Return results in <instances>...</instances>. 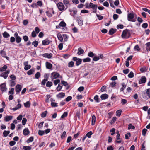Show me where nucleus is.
<instances>
[{
	"label": "nucleus",
	"instance_id": "1",
	"mask_svg": "<svg viewBox=\"0 0 150 150\" xmlns=\"http://www.w3.org/2000/svg\"><path fill=\"white\" fill-rule=\"evenodd\" d=\"M131 34L129 30L126 29L123 31L121 35L122 37L124 39H127L130 36Z\"/></svg>",
	"mask_w": 150,
	"mask_h": 150
},
{
	"label": "nucleus",
	"instance_id": "2",
	"mask_svg": "<svg viewBox=\"0 0 150 150\" xmlns=\"http://www.w3.org/2000/svg\"><path fill=\"white\" fill-rule=\"evenodd\" d=\"M143 98L146 100L148 99L147 96L150 98V88H148L146 90V93H144L142 94Z\"/></svg>",
	"mask_w": 150,
	"mask_h": 150
},
{
	"label": "nucleus",
	"instance_id": "3",
	"mask_svg": "<svg viewBox=\"0 0 150 150\" xmlns=\"http://www.w3.org/2000/svg\"><path fill=\"white\" fill-rule=\"evenodd\" d=\"M134 15L133 13H128L127 15V20L130 21L135 22L136 19H134Z\"/></svg>",
	"mask_w": 150,
	"mask_h": 150
},
{
	"label": "nucleus",
	"instance_id": "4",
	"mask_svg": "<svg viewBox=\"0 0 150 150\" xmlns=\"http://www.w3.org/2000/svg\"><path fill=\"white\" fill-rule=\"evenodd\" d=\"M57 6L58 9L60 11L64 10L65 6L63 3L61 2H59L57 4Z\"/></svg>",
	"mask_w": 150,
	"mask_h": 150
},
{
	"label": "nucleus",
	"instance_id": "5",
	"mask_svg": "<svg viewBox=\"0 0 150 150\" xmlns=\"http://www.w3.org/2000/svg\"><path fill=\"white\" fill-rule=\"evenodd\" d=\"M72 60L74 61H76V66H78L80 65L82 61V59L80 58H78L76 57H73Z\"/></svg>",
	"mask_w": 150,
	"mask_h": 150
},
{
	"label": "nucleus",
	"instance_id": "6",
	"mask_svg": "<svg viewBox=\"0 0 150 150\" xmlns=\"http://www.w3.org/2000/svg\"><path fill=\"white\" fill-rule=\"evenodd\" d=\"M60 75L59 73L53 72L51 73V78L52 79H56L59 77Z\"/></svg>",
	"mask_w": 150,
	"mask_h": 150
},
{
	"label": "nucleus",
	"instance_id": "7",
	"mask_svg": "<svg viewBox=\"0 0 150 150\" xmlns=\"http://www.w3.org/2000/svg\"><path fill=\"white\" fill-rule=\"evenodd\" d=\"M0 88L2 92H5L6 91L7 88L6 86L5 83H3L0 85Z\"/></svg>",
	"mask_w": 150,
	"mask_h": 150
},
{
	"label": "nucleus",
	"instance_id": "8",
	"mask_svg": "<svg viewBox=\"0 0 150 150\" xmlns=\"http://www.w3.org/2000/svg\"><path fill=\"white\" fill-rule=\"evenodd\" d=\"M9 70H7L4 72L2 73L1 76L4 79H6L8 77V74H9Z\"/></svg>",
	"mask_w": 150,
	"mask_h": 150
},
{
	"label": "nucleus",
	"instance_id": "9",
	"mask_svg": "<svg viewBox=\"0 0 150 150\" xmlns=\"http://www.w3.org/2000/svg\"><path fill=\"white\" fill-rule=\"evenodd\" d=\"M146 79L145 76H142L141 77L140 80L139 81V83L141 84L144 83L146 82Z\"/></svg>",
	"mask_w": 150,
	"mask_h": 150
},
{
	"label": "nucleus",
	"instance_id": "10",
	"mask_svg": "<svg viewBox=\"0 0 150 150\" xmlns=\"http://www.w3.org/2000/svg\"><path fill=\"white\" fill-rule=\"evenodd\" d=\"M0 53L2 57L4 58H5L7 60H9V57L6 56V52L4 50H1L0 51Z\"/></svg>",
	"mask_w": 150,
	"mask_h": 150
},
{
	"label": "nucleus",
	"instance_id": "11",
	"mask_svg": "<svg viewBox=\"0 0 150 150\" xmlns=\"http://www.w3.org/2000/svg\"><path fill=\"white\" fill-rule=\"evenodd\" d=\"M22 89V86L20 84H17L16 86L15 91L16 92L19 93Z\"/></svg>",
	"mask_w": 150,
	"mask_h": 150
},
{
	"label": "nucleus",
	"instance_id": "12",
	"mask_svg": "<svg viewBox=\"0 0 150 150\" xmlns=\"http://www.w3.org/2000/svg\"><path fill=\"white\" fill-rule=\"evenodd\" d=\"M50 43V40L47 39H46L42 41V45H49Z\"/></svg>",
	"mask_w": 150,
	"mask_h": 150
},
{
	"label": "nucleus",
	"instance_id": "13",
	"mask_svg": "<svg viewBox=\"0 0 150 150\" xmlns=\"http://www.w3.org/2000/svg\"><path fill=\"white\" fill-rule=\"evenodd\" d=\"M63 2L66 6V8L65 9L66 10L68 8V5H70V0H63Z\"/></svg>",
	"mask_w": 150,
	"mask_h": 150
},
{
	"label": "nucleus",
	"instance_id": "14",
	"mask_svg": "<svg viewBox=\"0 0 150 150\" xmlns=\"http://www.w3.org/2000/svg\"><path fill=\"white\" fill-rule=\"evenodd\" d=\"M148 69V67L146 66H144L140 68V71L142 73L146 72Z\"/></svg>",
	"mask_w": 150,
	"mask_h": 150
},
{
	"label": "nucleus",
	"instance_id": "15",
	"mask_svg": "<svg viewBox=\"0 0 150 150\" xmlns=\"http://www.w3.org/2000/svg\"><path fill=\"white\" fill-rule=\"evenodd\" d=\"M23 132L24 135L26 136L29 134L30 131L28 128H26L23 130Z\"/></svg>",
	"mask_w": 150,
	"mask_h": 150
},
{
	"label": "nucleus",
	"instance_id": "16",
	"mask_svg": "<svg viewBox=\"0 0 150 150\" xmlns=\"http://www.w3.org/2000/svg\"><path fill=\"white\" fill-rule=\"evenodd\" d=\"M13 116H7L4 117V120L6 122L9 121L12 119Z\"/></svg>",
	"mask_w": 150,
	"mask_h": 150
},
{
	"label": "nucleus",
	"instance_id": "17",
	"mask_svg": "<svg viewBox=\"0 0 150 150\" xmlns=\"http://www.w3.org/2000/svg\"><path fill=\"white\" fill-rule=\"evenodd\" d=\"M52 53H45L43 54V56L45 57H47L48 58H50L52 56Z\"/></svg>",
	"mask_w": 150,
	"mask_h": 150
},
{
	"label": "nucleus",
	"instance_id": "18",
	"mask_svg": "<svg viewBox=\"0 0 150 150\" xmlns=\"http://www.w3.org/2000/svg\"><path fill=\"white\" fill-rule=\"evenodd\" d=\"M65 96V93L63 92L59 93L56 95V96L58 98H62Z\"/></svg>",
	"mask_w": 150,
	"mask_h": 150
},
{
	"label": "nucleus",
	"instance_id": "19",
	"mask_svg": "<svg viewBox=\"0 0 150 150\" xmlns=\"http://www.w3.org/2000/svg\"><path fill=\"white\" fill-rule=\"evenodd\" d=\"M21 104L18 103L16 107L11 109L13 110V111H15L16 110L20 109L21 107Z\"/></svg>",
	"mask_w": 150,
	"mask_h": 150
},
{
	"label": "nucleus",
	"instance_id": "20",
	"mask_svg": "<svg viewBox=\"0 0 150 150\" xmlns=\"http://www.w3.org/2000/svg\"><path fill=\"white\" fill-rule=\"evenodd\" d=\"M84 50L81 48L79 47L78 49L77 54L78 55H80L84 53Z\"/></svg>",
	"mask_w": 150,
	"mask_h": 150
},
{
	"label": "nucleus",
	"instance_id": "21",
	"mask_svg": "<svg viewBox=\"0 0 150 150\" xmlns=\"http://www.w3.org/2000/svg\"><path fill=\"white\" fill-rule=\"evenodd\" d=\"M46 66L47 68L48 69H50L52 67V64L50 63L47 62H46Z\"/></svg>",
	"mask_w": 150,
	"mask_h": 150
},
{
	"label": "nucleus",
	"instance_id": "22",
	"mask_svg": "<svg viewBox=\"0 0 150 150\" xmlns=\"http://www.w3.org/2000/svg\"><path fill=\"white\" fill-rule=\"evenodd\" d=\"M108 97V95L106 94H102L100 96V98L102 100H104L107 99Z\"/></svg>",
	"mask_w": 150,
	"mask_h": 150
},
{
	"label": "nucleus",
	"instance_id": "23",
	"mask_svg": "<svg viewBox=\"0 0 150 150\" xmlns=\"http://www.w3.org/2000/svg\"><path fill=\"white\" fill-rule=\"evenodd\" d=\"M69 11L71 12L70 14L71 15L74 17V16L76 15L77 13V11L76 10H73L72 11L70 10Z\"/></svg>",
	"mask_w": 150,
	"mask_h": 150
},
{
	"label": "nucleus",
	"instance_id": "24",
	"mask_svg": "<svg viewBox=\"0 0 150 150\" xmlns=\"http://www.w3.org/2000/svg\"><path fill=\"white\" fill-rule=\"evenodd\" d=\"M146 50L149 52L150 51V42H148L146 43Z\"/></svg>",
	"mask_w": 150,
	"mask_h": 150
},
{
	"label": "nucleus",
	"instance_id": "25",
	"mask_svg": "<svg viewBox=\"0 0 150 150\" xmlns=\"http://www.w3.org/2000/svg\"><path fill=\"white\" fill-rule=\"evenodd\" d=\"M98 7V6L96 4H94L92 7V8L93 9V13H96L97 12V8Z\"/></svg>",
	"mask_w": 150,
	"mask_h": 150
},
{
	"label": "nucleus",
	"instance_id": "26",
	"mask_svg": "<svg viewBox=\"0 0 150 150\" xmlns=\"http://www.w3.org/2000/svg\"><path fill=\"white\" fill-rule=\"evenodd\" d=\"M96 117L94 115H93L92 117V125H94L96 122Z\"/></svg>",
	"mask_w": 150,
	"mask_h": 150
},
{
	"label": "nucleus",
	"instance_id": "27",
	"mask_svg": "<svg viewBox=\"0 0 150 150\" xmlns=\"http://www.w3.org/2000/svg\"><path fill=\"white\" fill-rule=\"evenodd\" d=\"M57 36L59 40L61 42H62L63 40V38L61 34L60 33L58 34Z\"/></svg>",
	"mask_w": 150,
	"mask_h": 150
},
{
	"label": "nucleus",
	"instance_id": "28",
	"mask_svg": "<svg viewBox=\"0 0 150 150\" xmlns=\"http://www.w3.org/2000/svg\"><path fill=\"white\" fill-rule=\"evenodd\" d=\"M10 86L11 87L14 86L16 85V81L13 80L10 81Z\"/></svg>",
	"mask_w": 150,
	"mask_h": 150
},
{
	"label": "nucleus",
	"instance_id": "29",
	"mask_svg": "<svg viewBox=\"0 0 150 150\" xmlns=\"http://www.w3.org/2000/svg\"><path fill=\"white\" fill-rule=\"evenodd\" d=\"M9 131H4L3 133V136L4 137H6L10 133Z\"/></svg>",
	"mask_w": 150,
	"mask_h": 150
},
{
	"label": "nucleus",
	"instance_id": "30",
	"mask_svg": "<svg viewBox=\"0 0 150 150\" xmlns=\"http://www.w3.org/2000/svg\"><path fill=\"white\" fill-rule=\"evenodd\" d=\"M7 68V66L6 65H4L2 67L0 68V71L3 72L6 70Z\"/></svg>",
	"mask_w": 150,
	"mask_h": 150
},
{
	"label": "nucleus",
	"instance_id": "31",
	"mask_svg": "<svg viewBox=\"0 0 150 150\" xmlns=\"http://www.w3.org/2000/svg\"><path fill=\"white\" fill-rule=\"evenodd\" d=\"M116 30H114L113 28H111L109 30V33L110 35H112L116 32Z\"/></svg>",
	"mask_w": 150,
	"mask_h": 150
},
{
	"label": "nucleus",
	"instance_id": "32",
	"mask_svg": "<svg viewBox=\"0 0 150 150\" xmlns=\"http://www.w3.org/2000/svg\"><path fill=\"white\" fill-rule=\"evenodd\" d=\"M3 36L5 38H7L10 36L9 33L6 31L4 32L3 34Z\"/></svg>",
	"mask_w": 150,
	"mask_h": 150
},
{
	"label": "nucleus",
	"instance_id": "33",
	"mask_svg": "<svg viewBox=\"0 0 150 150\" xmlns=\"http://www.w3.org/2000/svg\"><path fill=\"white\" fill-rule=\"evenodd\" d=\"M24 105L25 107L26 108H29L30 107V103L29 101H28L26 103H24Z\"/></svg>",
	"mask_w": 150,
	"mask_h": 150
},
{
	"label": "nucleus",
	"instance_id": "34",
	"mask_svg": "<svg viewBox=\"0 0 150 150\" xmlns=\"http://www.w3.org/2000/svg\"><path fill=\"white\" fill-rule=\"evenodd\" d=\"M93 5V4L91 3L90 2L89 4V5H86V8H92V7Z\"/></svg>",
	"mask_w": 150,
	"mask_h": 150
},
{
	"label": "nucleus",
	"instance_id": "35",
	"mask_svg": "<svg viewBox=\"0 0 150 150\" xmlns=\"http://www.w3.org/2000/svg\"><path fill=\"white\" fill-rule=\"evenodd\" d=\"M74 63L73 61H71L68 64V67H72L74 66Z\"/></svg>",
	"mask_w": 150,
	"mask_h": 150
},
{
	"label": "nucleus",
	"instance_id": "36",
	"mask_svg": "<svg viewBox=\"0 0 150 150\" xmlns=\"http://www.w3.org/2000/svg\"><path fill=\"white\" fill-rule=\"evenodd\" d=\"M39 42L38 41L34 40L32 42V45H33L34 47H37L38 45Z\"/></svg>",
	"mask_w": 150,
	"mask_h": 150
},
{
	"label": "nucleus",
	"instance_id": "37",
	"mask_svg": "<svg viewBox=\"0 0 150 150\" xmlns=\"http://www.w3.org/2000/svg\"><path fill=\"white\" fill-rule=\"evenodd\" d=\"M59 24L60 27H65L66 25L64 21H61Z\"/></svg>",
	"mask_w": 150,
	"mask_h": 150
},
{
	"label": "nucleus",
	"instance_id": "38",
	"mask_svg": "<svg viewBox=\"0 0 150 150\" xmlns=\"http://www.w3.org/2000/svg\"><path fill=\"white\" fill-rule=\"evenodd\" d=\"M78 24L80 26H82L83 25V21L79 18L77 20Z\"/></svg>",
	"mask_w": 150,
	"mask_h": 150
},
{
	"label": "nucleus",
	"instance_id": "39",
	"mask_svg": "<svg viewBox=\"0 0 150 150\" xmlns=\"http://www.w3.org/2000/svg\"><path fill=\"white\" fill-rule=\"evenodd\" d=\"M122 87L120 89V91H123L124 89H125L126 87V85L124 83H123L122 84Z\"/></svg>",
	"mask_w": 150,
	"mask_h": 150
},
{
	"label": "nucleus",
	"instance_id": "40",
	"mask_svg": "<svg viewBox=\"0 0 150 150\" xmlns=\"http://www.w3.org/2000/svg\"><path fill=\"white\" fill-rule=\"evenodd\" d=\"M63 39H64V42H66L67 41L68 38V36L67 35L65 34H63L62 35Z\"/></svg>",
	"mask_w": 150,
	"mask_h": 150
},
{
	"label": "nucleus",
	"instance_id": "41",
	"mask_svg": "<svg viewBox=\"0 0 150 150\" xmlns=\"http://www.w3.org/2000/svg\"><path fill=\"white\" fill-rule=\"evenodd\" d=\"M34 72V69H31L29 70L27 73V74L28 75H31L33 72Z\"/></svg>",
	"mask_w": 150,
	"mask_h": 150
},
{
	"label": "nucleus",
	"instance_id": "42",
	"mask_svg": "<svg viewBox=\"0 0 150 150\" xmlns=\"http://www.w3.org/2000/svg\"><path fill=\"white\" fill-rule=\"evenodd\" d=\"M16 38V42L17 43H20L21 40V38L20 37H17Z\"/></svg>",
	"mask_w": 150,
	"mask_h": 150
},
{
	"label": "nucleus",
	"instance_id": "43",
	"mask_svg": "<svg viewBox=\"0 0 150 150\" xmlns=\"http://www.w3.org/2000/svg\"><path fill=\"white\" fill-rule=\"evenodd\" d=\"M52 85V82L48 81L47 82L46 84V86L47 87H50Z\"/></svg>",
	"mask_w": 150,
	"mask_h": 150
},
{
	"label": "nucleus",
	"instance_id": "44",
	"mask_svg": "<svg viewBox=\"0 0 150 150\" xmlns=\"http://www.w3.org/2000/svg\"><path fill=\"white\" fill-rule=\"evenodd\" d=\"M46 98L45 99V101L46 103H48L49 101V99L51 97L50 95H47L46 96Z\"/></svg>",
	"mask_w": 150,
	"mask_h": 150
},
{
	"label": "nucleus",
	"instance_id": "45",
	"mask_svg": "<svg viewBox=\"0 0 150 150\" xmlns=\"http://www.w3.org/2000/svg\"><path fill=\"white\" fill-rule=\"evenodd\" d=\"M122 111L120 109L117 110L116 112V115L118 116H120L121 115Z\"/></svg>",
	"mask_w": 150,
	"mask_h": 150
},
{
	"label": "nucleus",
	"instance_id": "46",
	"mask_svg": "<svg viewBox=\"0 0 150 150\" xmlns=\"http://www.w3.org/2000/svg\"><path fill=\"white\" fill-rule=\"evenodd\" d=\"M93 134V133L92 131H91L88 132L86 135V137L90 138L91 137V136Z\"/></svg>",
	"mask_w": 150,
	"mask_h": 150
},
{
	"label": "nucleus",
	"instance_id": "47",
	"mask_svg": "<svg viewBox=\"0 0 150 150\" xmlns=\"http://www.w3.org/2000/svg\"><path fill=\"white\" fill-rule=\"evenodd\" d=\"M58 104L56 103L53 102H51V105L52 107H55L58 106Z\"/></svg>",
	"mask_w": 150,
	"mask_h": 150
},
{
	"label": "nucleus",
	"instance_id": "48",
	"mask_svg": "<svg viewBox=\"0 0 150 150\" xmlns=\"http://www.w3.org/2000/svg\"><path fill=\"white\" fill-rule=\"evenodd\" d=\"M40 76V73L39 72H37L35 75V77L36 79H38Z\"/></svg>",
	"mask_w": 150,
	"mask_h": 150
},
{
	"label": "nucleus",
	"instance_id": "49",
	"mask_svg": "<svg viewBox=\"0 0 150 150\" xmlns=\"http://www.w3.org/2000/svg\"><path fill=\"white\" fill-rule=\"evenodd\" d=\"M47 113V111H45L44 112L41 114V117L43 118L45 117L46 116Z\"/></svg>",
	"mask_w": 150,
	"mask_h": 150
},
{
	"label": "nucleus",
	"instance_id": "50",
	"mask_svg": "<svg viewBox=\"0 0 150 150\" xmlns=\"http://www.w3.org/2000/svg\"><path fill=\"white\" fill-rule=\"evenodd\" d=\"M38 134L40 136H42L45 134V131L41 130H39L38 132Z\"/></svg>",
	"mask_w": 150,
	"mask_h": 150
},
{
	"label": "nucleus",
	"instance_id": "51",
	"mask_svg": "<svg viewBox=\"0 0 150 150\" xmlns=\"http://www.w3.org/2000/svg\"><path fill=\"white\" fill-rule=\"evenodd\" d=\"M10 77L11 79V80L14 81L16 79V77L14 74L11 75L10 76Z\"/></svg>",
	"mask_w": 150,
	"mask_h": 150
},
{
	"label": "nucleus",
	"instance_id": "52",
	"mask_svg": "<svg viewBox=\"0 0 150 150\" xmlns=\"http://www.w3.org/2000/svg\"><path fill=\"white\" fill-rule=\"evenodd\" d=\"M68 115V113L67 112H64L63 115L61 116V118L63 119L67 117Z\"/></svg>",
	"mask_w": 150,
	"mask_h": 150
},
{
	"label": "nucleus",
	"instance_id": "53",
	"mask_svg": "<svg viewBox=\"0 0 150 150\" xmlns=\"http://www.w3.org/2000/svg\"><path fill=\"white\" fill-rule=\"evenodd\" d=\"M115 129L114 128H112L110 130V132H111V135H113L115 134Z\"/></svg>",
	"mask_w": 150,
	"mask_h": 150
},
{
	"label": "nucleus",
	"instance_id": "54",
	"mask_svg": "<svg viewBox=\"0 0 150 150\" xmlns=\"http://www.w3.org/2000/svg\"><path fill=\"white\" fill-rule=\"evenodd\" d=\"M131 129H135V127L134 126L132 125L131 124H130L128 125V129L129 130Z\"/></svg>",
	"mask_w": 150,
	"mask_h": 150
},
{
	"label": "nucleus",
	"instance_id": "55",
	"mask_svg": "<svg viewBox=\"0 0 150 150\" xmlns=\"http://www.w3.org/2000/svg\"><path fill=\"white\" fill-rule=\"evenodd\" d=\"M88 56L90 57H93L94 56V54L92 52H89L88 54Z\"/></svg>",
	"mask_w": 150,
	"mask_h": 150
},
{
	"label": "nucleus",
	"instance_id": "56",
	"mask_svg": "<svg viewBox=\"0 0 150 150\" xmlns=\"http://www.w3.org/2000/svg\"><path fill=\"white\" fill-rule=\"evenodd\" d=\"M33 137H31L28 139L27 142L28 143L31 142L33 140Z\"/></svg>",
	"mask_w": 150,
	"mask_h": 150
},
{
	"label": "nucleus",
	"instance_id": "57",
	"mask_svg": "<svg viewBox=\"0 0 150 150\" xmlns=\"http://www.w3.org/2000/svg\"><path fill=\"white\" fill-rule=\"evenodd\" d=\"M94 99L96 102L98 103L99 102L98 96V95L95 96L94 97Z\"/></svg>",
	"mask_w": 150,
	"mask_h": 150
},
{
	"label": "nucleus",
	"instance_id": "58",
	"mask_svg": "<svg viewBox=\"0 0 150 150\" xmlns=\"http://www.w3.org/2000/svg\"><path fill=\"white\" fill-rule=\"evenodd\" d=\"M128 77L129 78H133L134 76L133 73L132 71H131L128 74Z\"/></svg>",
	"mask_w": 150,
	"mask_h": 150
},
{
	"label": "nucleus",
	"instance_id": "59",
	"mask_svg": "<svg viewBox=\"0 0 150 150\" xmlns=\"http://www.w3.org/2000/svg\"><path fill=\"white\" fill-rule=\"evenodd\" d=\"M91 59L87 57L83 59V62H89L91 61Z\"/></svg>",
	"mask_w": 150,
	"mask_h": 150
},
{
	"label": "nucleus",
	"instance_id": "60",
	"mask_svg": "<svg viewBox=\"0 0 150 150\" xmlns=\"http://www.w3.org/2000/svg\"><path fill=\"white\" fill-rule=\"evenodd\" d=\"M23 149L24 150H30L31 149V147L30 146H24Z\"/></svg>",
	"mask_w": 150,
	"mask_h": 150
},
{
	"label": "nucleus",
	"instance_id": "61",
	"mask_svg": "<svg viewBox=\"0 0 150 150\" xmlns=\"http://www.w3.org/2000/svg\"><path fill=\"white\" fill-rule=\"evenodd\" d=\"M14 88H11V90L9 91V94L13 95L14 93Z\"/></svg>",
	"mask_w": 150,
	"mask_h": 150
},
{
	"label": "nucleus",
	"instance_id": "62",
	"mask_svg": "<svg viewBox=\"0 0 150 150\" xmlns=\"http://www.w3.org/2000/svg\"><path fill=\"white\" fill-rule=\"evenodd\" d=\"M23 38L25 42H27L28 40V37L27 36L25 35L23 36Z\"/></svg>",
	"mask_w": 150,
	"mask_h": 150
},
{
	"label": "nucleus",
	"instance_id": "63",
	"mask_svg": "<svg viewBox=\"0 0 150 150\" xmlns=\"http://www.w3.org/2000/svg\"><path fill=\"white\" fill-rule=\"evenodd\" d=\"M100 59V57L94 56L93 59V60L95 61L98 60Z\"/></svg>",
	"mask_w": 150,
	"mask_h": 150
},
{
	"label": "nucleus",
	"instance_id": "64",
	"mask_svg": "<svg viewBox=\"0 0 150 150\" xmlns=\"http://www.w3.org/2000/svg\"><path fill=\"white\" fill-rule=\"evenodd\" d=\"M31 66L30 65H28L24 67V69L25 70H27L31 68Z\"/></svg>",
	"mask_w": 150,
	"mask_h": 150
}]
</instances>
